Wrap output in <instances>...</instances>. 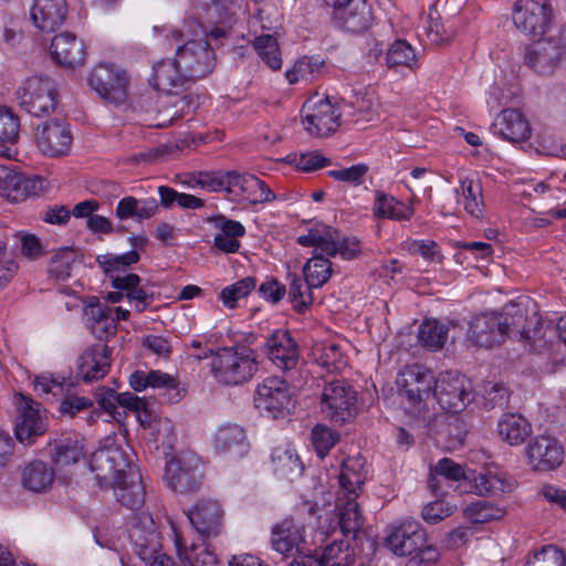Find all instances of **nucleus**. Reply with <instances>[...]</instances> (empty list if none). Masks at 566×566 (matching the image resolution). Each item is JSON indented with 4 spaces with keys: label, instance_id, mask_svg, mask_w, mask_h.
I'll use <instances>...</instances> for the list:
<instances>
[{
    "label": "nucleus",
    "instance_id": "obj_1",
    "mask_svg": "<svg viewBox=\"0 0 566 566\" xmlns=\"http://www.w3.org/2000/svg\"><path fill=\"white\" fill-rule=\"evenodd\" d=\"M526 321L525 311L516 304L506 305L502 313H481L469 324L468 340L474 347L492 348L513 333L530 339Z\"/></svg>",
    "mask_w": 566,
    "mask_h": 566
},
{
    "label": "nucleus",
    "instance_id": "obj_2",
    "mask_svg": "<svg viewBox=\"0 0 566 566\" xmlns=\"http://www.w3.org/2000/svg\"><path fill=\"white\" fill-rule=\"evenodd\" d=\"M209 366L214 381L227 387L249 382L259 369L254 350L244 345L219 348Z\"/></svg>",
    "mask_w": 566,
    "mask_h": 566
},
{
    "label": "nucleus",
    "instance_id": "obj_3",
    "mask_svg": "<svg viewBox=\"0 0 566 566\" xmlns=\"http://www.w3.org/2000/svg\"><path fill=\"white\" fill-rule=\"evenodd\" d=\"M17 95L20 106L35 117L50 115L57 106L56 86L49 76L28 77L19 87Z\"/></svg>",
    "mask_w": 566,
    "mask_h": 566
},
{
    "label": "nucleus",
    "instance_id": "obj_4",
    "mask_svg": "<svg viewBox=\"0 0 566 566\" xmlns=\"http://www.w3.org/2000/svg\"><path fill=\"white\" fill-rule=\"evenodd\" d=\"M321 409L333 423L349 422L357 412V392L344 379H333L323 388Z\"/></svg>",
    "mask_w": 566,
    "mask_h": 566
},
{
    "label": "nucleus",
    "instance_id": "obj_5",
    "mask_svg": "<svg viewBox=\"0 0 566 566\" xmlns=\"http://www.w3.org/2000/svg\"><path fill=\"white\" fill-rule=\"evenodd\" d=\"M254 406L273 418L289 413L294 408V399L287 382L277 376L263 379L255 388Z\"/></svg>",
    "mask_w": 566,
    "mask_h": 566
},
{
    "label": "nucleus",
    "instance_id": "obj_6",
    "mask_svg": "<svg viewBox=\"0 0 566 566\" xmlns=\"http://www.w3.org/2000/svg\"><path fill=\"white\" fill-rule=\"evenodd\" d=\"M128 536L133 552L145 563L160 553V533L147 512H134L128 520Z\"/></svg>",
    "mask_w": 566,
    "mask_h": 566
},
{
    "label": "nucleus",
    "instance_id": "obj_7",
    "mask_svg": "<svg viewBox=\"0 0 566 566\" xmlns=\"http://www.w3.org/2000/svg\"><path fill=\"white\" fill-rule=\"evenodd\" d=\"M512 19L515 28L528 36H542L549 28L553 9L549 0H517Z\"/></svg>",
    "mask_w": 566,
    "mask_h": 566
},
{
    "label": "nucleus",
    "instance_id": "obj_8",
    "mask_svg": "<svg viewBox=\"0 0 566 566\" xmlns=\"http://www.w3.org/2000/svg\"><path fill=\"white\" fill-rule=\"evenodd\" d=\"M471 395L470 380L458 373H443L434 381L433 398L449 412L462 411L471 401Z\"/></svg>",
    "mask_w": 566,
    "mask_h": 566
},
{
    "label": "nucleus",
    "instance_id": "obj_9",
    "mask_svg": "<svg viewBox=\"0 0 566 566\" xmlns=\"http://www.w3.org/2000/svg\"><path fill=\"white\" fill-rule=\"evenodd\" d=\"M176 59L189 81L207 76L214 67V53L206 40L188 41L180 45Z\"/></svg>",
    "mask_w": 566,
    "mask_h": 566
},
{
    "label": "nucleus",
    "instance_id": "obj_10",
    "mask_svg": "<svg viewBox=\"0 0 566 566\" xmlns=\"http://www.w3.org/2000/svg\"><path fill=\"white\" fill-rule=\"evenodd\" d=\"M91 87L105 101L120 105L127 99L126 72L111 64H98L88 78Z\"/></svg>",
    "mask_w": 566,
    "mask_h": 566
},
{
    "label": "nucleus",
    "instance_id": "obj_11",
    "mask_svg": "<svg viewBox=\"0 0 566 566\" xmlns=\"http://www.w3.org/2000/svg\"><path fill=\"white\" fill-rule=\"evenodd\" d=\"M304 129L315 137H326L339 126L340 114L326 98H310L302 107Z\"/></svg>",
    "mask_w": 566,
    "mask_h": 566
},
{
    "label": "nucleus",
    "instance_id": "obj_12",
    "mask_svg": "<svg viewBox=\"0 0 566 566\" xmlns=\"http://www.w3.org/2000/svg\"><path fill=\"white\" fill-rule=\"evenodd\" d=\"M18 418L14 428L15 438L24 446H31L46 429V418L43 416L41 405L20 394L17 397Z\"/></svg>",
    "mask_w": 566,
    "mask_h": 566
},
{
    "label": "nucleus",
    "instance_id": "obj_13",
    "mask_svg": "<svg viewBox=\"0 0 566 566\" xmlns=\"http://www.w3.org/2000/svg\"><path fill=\"white\" fill-rule=\"evenodd\" d=\"M527 464L534 471L547 472L560 467L564 461V447L555 437L539 434L532 438L525 447Z\"/></svg>",
    "mask_w": 566,
    "mask_h": 566
},
{
    "label": "nucleus",
    "instance_id": "obj_14",
    "mask_svg": "<svg viewBox=\"0 0 566 566\" xmlns=\"http://www.w3.org/2000/svg\"><path fill=\"white\" fill-rule=\"evenodd\" d=\"M426 531L416 520H403L389 525L385 545L397 556H412L424 545Z\"/></svg>",
    "mask_w": 566,
    "mask_h": 566
},
{
    "label": "nucleus",
    "instance_id": "obj_15",
    "mask_svg": "<svg viewBox=\"0 0 566 566\" xmlns=\"http://www.w3.org/2000/svg\"><path fill=\"white\" fill-rule=\"evenodd\" d=\"M44 188V180L38 176H27L13 167L0 165V196L12 202L38 196Z\"/></svg>",
    "mask_w": 566,
    "mask_h": 566
},
{
    "label": "nucleus",
    "instance_id": "obj_16",
    "mask_svg": "<svg viewBox=\"0 0 566 566\" xmlns=\"http://www.w3.org/2000/svg\"><path fill=\"white\" fill-rule=\"evenodd\" d=\"M264 353L284 373L295 369L300 360L298 345L287 329H275L270 334L264 343Z\"/></svg>",
    "mask_w": 566,
    "mask_h": 566
},
{
    "label": "nucleus",
    "instance_id": "obj_17",
    "mask_svg": "<svg viewBox=\"0 0 566 566\" xmlns=\"http://www.w3.org/2000/svg\"><path fill=\"white\" fill-rule=\"evenodd\" d=\"M165 479L168 486L179 493H190L200 489L202 473L193 457L172 458L166 464Z\"/></svg>",
    "mask_w": 566,
    "mask_h": 566
},
{
    "label": "nucleus",
    "instance_id": "obj_18",
    "mask_svg": "<svg viewBox=\"0 0 566 566\" xmlns=\"http://www.w3.org/2000/svg\"><path fill=\"white\" fill-rule=\"evenodd\" d=\"M73 136L69 125L60 119L44 122L38 126L35 143L39 150L49 157H61L69 153Z\"/></svg>",
    "mask_w": 566,
    "mask_h": 566
},
{
    "label": "nucleus",
    "instance_id": "obj_19",
    "mask_svg": "<svg viewBox=\"0 0 566 566\" xmlns=\"http://www.w3.org/2000/svg\"><path fill=\"white\" fill-rule=\"evenodd\" d=\"M90 467L92 471H97V479L105 481L125 479L128 470L135 468L129 457L120 448L95 451L92 454Z\"/></svg>",
    "mask_w": 566,
    "mask_h": 566
},
{
    "label": "nucleus",
    "instance_id": "obj_20",
    "mask_svg": "<svg viewBox=\"0 0 566 566\" xmlns=\"http://www.w3.org/2000/svg\"><path fill=\"white\" fill-rule=\"evenodd\" d=\"M228 193L248 201L250 205H259L275 200L274 192L256 176L248 172L230 170Z\"/></svg>",
    "mask_w": 566,
    "mask_h": 566
},
{
    "label": "nucleus",
    "instance_id": "obj_21",
    "mask_svg": "<svg viewBox=\"0 0 566 566\" xmlns=\"http://www.w3.org/2000/svg\"><path fill=\"white\" fill-rule=\"evenodd\" d=\"M85 326L99 340L107 342L117 333L116 318L112 307L99 302L98 297L90 296L83 308Z\"/></svg>",
    "mask_w": 566,
    "mask_h": 566
},
{
    "label": "nucleus",
    "instance_id": "obj_22",
    "mask_svg": "<svg viewBox=\"0 0 566 566\" xmlns=\"http://www.w3.org/2000/svg\"><path fill=\"white\" fill-rule=\"evenodd\" d=\"M563 53L554 39H541L524 48V64L539 74H548L557 65Z\"/></svg>",
    "mask_w": 566,
    "mask_h": 566
},
{
    "label": "nucleus",
    "instance_id": "obj_23",
    "mask_svg": "<svg viewBox=\"0 0 566 566\" xmlns=\"http://www.w3.org/2000/svg\"><path fill=\"white\" fill-rule=\"evenodd\" d=\"M434 376L421 365H412L402 373V392L412 406L433 397Z\"/></svg>",
    "mask_w": 566,
    "mask_h": 566
},
{
    "label": "nucleus",
    "instance_id": "obj_24",
    "mask_svg": "<svg viewBox=\"0 0 566 566\" xmlns=\"http://www.w3.org/2000/svg\"><path fill=\"white\" fill-rule=\"evenodd\" d=\"M111 367V349L105 344L87 347L77 360V377L84 382L103 378Z\"/></svg>",
    "mask_w": 566,
    "mask_h": 566
},
{
    "label": "nucleus",
    "instance_id": "obj_25",
    "mask_svg": "<svg viewBox=\"0 0 566 566\" xmlns=\"http://www.w3.org/2000/svg\"><path fill=\"white\" fill-rule=\"evenodd\" d=\"M193 528L201 537L217 536L222 528L223 512L213 500L199 501L187 514Z\"/></svg>",
    "mask_w": 566,
    "mask_h": 566
},
{
    "label": "nucleus",
    "instance_id": "obj_26",
    "mask_svg": "<svg viewBox=\"0 0 566 566\" xmlns=\"http://www.w3.org/2000/svg\"><path fill=\"white\" fill-rule=\"evenodd\" d=\"M333 20L335 25L344 31L361 33L371 25V7L366 0H353L334 10Z\"/></svg>",
    "mask_w": 566,
    "mask_h": 566
},
{
    "label": "nucleus",
    "instance_id": "obj_27",
    "mask_svg": "<svg viewBox=\"0 0 566 566\" xmlns=\"http://www.w3.org/2000/svg\"><path fill=\"white\" fill-rule=\"evenodd\" d=\"M491 130L494 135L511 143H522L531 136L527 119L515 108L502 111L493 122Z\"/></svg>",
    "mask_w": 566,
    "mask_h": 566
},
{
    "label": "nucleus",
    "instance_id": "obj_28",
    "mask_svg": "<svg viewBox=\"0 0 566 566\" xmlns=\"http://www.w3.org/2000/svg\"><path fill=\"white\" fill-rule=\"evenodd\" d=\"M30 15L33 24L38 29L44 32H53L60 28L66 19V0H34Z\"/></svg>",
    "mask_w": 566,
    "mask_h": 566
},
{
    "label": "nucleus",
    "instance_id": "obj_29",
    "mask_svg": "<svg viewBox=\"0 0 566 566\" xmlns=\"http://www.w3.org/2000/svg\"><path fill=\"white\" fill-rule=\"evenodd\" d=\"M53 59L62 66L75 69L85 61V45L74 33L56 34L51 42Z\"/></svg>",
    "mask_w": 566,
    "mask_h": 566
},
{
    "label": "nucleus",
    "instance_id": "obj_30",
    "mask_svg": "<svg viewBox=\"0 0 566 566\" xmlns=\"http://www.w3.org/2000/svg\"><path fill=\"white\" fill-rule=\"evenodd\" d=\"M213 447L217 453L232 459L242 458L250 449L245 431L238 424L220 427L214 434Z\"/></svg>",
    "mask_w": 566,
    "mask_h": 566
},
{
    "label": "nucleus",
    "instance_id": "obj_31",
    "mask_svg": "<svg viewBox=\"0 0 566 566\" xmlns=\"http://www.w3.org/2000/svg\"><path fill=\"white\" fill-rule=\"evenodd\" d=\"M474 492L480 496H502L511 493L516 481L507 473L496 470H486L471 478Z\"/></svg>",
    "mask_w": 566,
    "mask_h": 566
},
{
    "label": "nucleus",
    "instance_id": "obj_32",
    "mask_svg": "<svg viewBox=\"0 0 566 566\" xmlns=\"http://www.w3.org/2000/svg\"><path fill=\"white\" fill-rule=\"evenodd\" d=\"M129 385L136 391H142L147 387L165 388L170 402H178L182 397L176 378L161 370H150L149 373L136 370L129 377Z\"/></svg>",
    "mask_w": 566,
    "mask_h": 566
},
{
    "label": "nucleus",
    "instance_id": "obj_33",
    "mask_svg": "<svg viewBox=\"0 0 566 566\" xmlns=\"http://www.w3.org/2000/svg\"><path fill=\"white\" fill-rule=\"evenodd\" d=\"M304 543V527L286 517L272 527L271 546L282 555H289Z\"/></svg>",
    "mask_w": 566,
    "mask_h": 566
},
{
    "label": "nucleus",
    "instance_id": "obj_34",
    "mask_svg": "<svg viewBox=\"0 0 566 566\" xmlns=\"http://www.w3.org/2000/svg\"><path fill=\"white\" fill-rule=\"evenodd\" d=\"M174 534L176 551L184 566H218L217 556L205 543L188 545L179 532L174 530Z\"/></svg>",
    "mask_w": 566,
    "mask_h": 566
},
{
    "label": "nucleus",
    "instance_id": "obj_35",
    "mask_svg": "<svg viewBox=\"0 0 566 566\" xmlns=\"http://www.w3.org/2000/svg\"><path fill=\"white\" fill-rule=\"evenodd\" d=\"M50 457L59 470L77 463L84 457V446L77 437H63L49 444Z\"/></svg>",
    "mask_w": 566,
    "mask_h": 566
},
{
    "label": "nucleus",
    "instance_id": "obj_36",
    "mask_svg": "<svg viewBox=\"0 0 566 566\" xmlns=\"http://www.w3.org/2000/svg\"><path fill=\"white\" fill-rule=\"evenodd\" d=\"M531 433V423L520 413H503L497 421V434L510 446H521Z\"/></svg>",
    "mask_w": 566,
    "mask_h": 566
},
{
    "label": "nucleus",
    "instance_id": "obj_37",
    "mask_svg": "<svg viewBox=\"0 0 566 566\" xmlns=\"http://www.w3.org/2000/svg\"><path fill=\"white\" fill-rule=\"evenodd\" d=\"M115 482L117 483L114 489L115 496L122 505L135 511L144 504L145 490L135 468L128 470L125 479L122 478Z\"/></svg>",
    "mask_w": 566,
    "mask_h": 566
},
{
    "label": "nucleus",
    "instance_id": "obj_38",
    "mask_svg": "<svg viewBox=\"0 0 566 566\" xmlns=\"http://www.w3.org/2000/svg\"><path fill=\"white\" fill-rule=\"evenodd\" d=\"M153 71L151 84L158 91L169 93L189 81L177 65V59L161 60L153 66Z\"/></svg>",
    "mask_w": 566,
    "mask_h": 566
},
{
    "label": "nucleus",
    "instance_id": "obj_39",
    "mask_svg": "<svg viewBox=\"0 0 566 566\" xmlns=\"http://www.w3.org/2000/svg\"><path fill=\"white\" fill-rule=\"evenodd\" d=\"M367 472L361 458H347L342 464L339 484L348 497H357L366 481Z\"/></svg>",
    "mask_w": 566,
    "mask_h": 566
},
{
    "label": "nucleus",
    "instance_id": "obj_40",
    "mask_svg": "<svg viewBox=\"0 0 566 566\" xmlns=\"http://www.w3.org/2000/svg\"><path fill=\"white\" fill-rule=\"evenodd\" d=\"M374 213L377 218L380 219L407 221L413 216L415 208L411 203L406 205L396 200L395 197L378 190L376 191Z\"/></svg>",
    "mask_w": 566,
    "mask_h": 566
},
{
    "label": "nucleus",
    "instance_id": "obj_41",
    "mask_svg": "<svg viewBox=\"0 0 566 566\" xmlns=\"http://www.w3.org/2000/svg\"><path fill=\"white\" fill-rule=\"evenodd\" d=\"M286 280L289 283L286 293L293 310L300 314L305 313L314 302L312 290L316 287L311 286L305 277L293 272H287Z\"/></svg>",
    "mask_w": 566,
    "mask_h": 566
},
{
    "label": "nucleus",
    "instance_id": "obj_42",
    "mask_svg": "<svg viewBox=\"0 0 566 566\" xmlns=\"http://www.w3.org/2000/svg\"><path fill=\"white\" fill-rule=\"evenodd\" d=\"M274 473L293 480L303 472V465L295 451L287 446H280L273 449L271 454Z\"/></svg>",
    "mask_w": 566,
    "mask_h": 566
},
{
    "label": "nucleus",
    "instance_id": "obj_43",
    "mask_svg": "<svg viewBox=\"0 0 566 566\" xmlns=\"http://www.w3.org/2000/svg\"><path fill=\"white\" fill-rule=\"evenodd\" d=\"M54 480V471L43 461H32L22 472V484L25 489L40 493L48 490Z\"/></svg>",
    "mask_w": 566,
    "mask_h": 566
},
{
    "label": "nucleus",
    "instance_id": "obj_44",
    "mask_svg": "<svg viewBox=\"0 0 566 566\" xmlns=\"http://www.w3.org/2000/svg\"><path fill=\"white\" fill-rule=\"evenodd\" d=\"M322 566H352L355 562L354 551L343 539L335 538L317 556Z\"/></svg>",
    "mask_w": 566,
    "mask_h": 566
},
{
    "label": "nucleus",
    "instance_id": "obj_45",
    "mask_svg": "<svg viewBox=\"0 0 566 566\" xmlns=\"http://www.w3.org/2000/svg\"><path fill=\"white\" fill-rule=\"evenodd\" d=\"M253 48L259 57L272 71H279L282 67V56L277 40L272 34H262L253 41Z\"/></svg>",
    "mask_w": 566,
    "mask_h": 566
},
{
    "label": "nucleus",
    "instance_id": "obj_46",
    "mask_svg": "<svg viewBox=\"0 0 566 566\" xmlns=\"http://www.w3.org/2000/svg\"><path fill=\"white\" fill-rule=\"evenodd\" d=\"M333 273L332 262L322 254H315L303 266V275L311 286L322 287Z\"/></svg>",
    "mask_w": 566,
    "mask_h": 566
},
{
    "label": "nucleus",
    "instance_id": "obj_47",
    "mask_svg": "<svg viewBox=\"0 0 566 566\" xmlns=\"http://www.w3.org/2000/svg\"><path fill=\"white\" fill-rule=\"evenodd\" d=\"M437 476H442L454 482L471 480V478L467 475L465 468L450 458H442L430 468L429 485L433 491H437Z\"/></svg>",
    "mask_w": 566,
    "mask_h": 566
},
{
    "label": "nucleus",
    "instance_id": "obj_48",
    "mask_svg": "<svg viewBox=\"0 0 566 566\" xmlns=\"http://www.w3.org/2000/svg\"><path fill=\"white\" fill-rule=\"evenodd\" d=\"M448 337V327L436 319L424 321L418 332V339L422 346L438 350L443 347Z\"/></svg>",
    "mask_w": 566,
    "mask_h": 566
},
{
    "label": "nucleus",
    "instance_id": "obj_49",
    "mask_svg": "<svg viewBox=\"0 0 566 566\" xmlns=\"http://www.w3.org/2000/svg\"><path fill=\"white\" fill-rule=\"evenodd\" d=\"M364 518L359 510L356 497H348L346 503L339 509V527L344 536H356L361 528Z\"/></svg>",
    "mask_w": 566,
    "mask_h": 566
},
{
    "label": "nucleus",
    "instance_id": "obj_50",
    "mask_svg": "<svg viewBox=\"0 0 566 566\" xmlns=\"http://www.w3.org/2000/svg\"><path fill=\"white\" fill-rule=\"evenodd\" d=\"M465 517L474 524H484L494 520H500L504 515V510L493 503L479 500L468 504L463 511Z\"/></svg>",
    "mask_w": 566,
    "mask_h": 566
},
{
    "label": "nucleus",
    "instance_id": "obj_51",
    "mask_svg": "<svg viewBox=\"0 0 566 566\" xmlns=\"http://www.w3.org/2000/svg\"><path fill=\"white\" fill-rule=\"evenodd\" d=\"M77 254L72 248H61L54 252L49 264V273L59 281H65L71 276Z\"/></svg>",
    "mask_w": 566,
    "mask_h": 566
},
{
    "label": "nucleus",
    "instance_id": "obj_52",
    "mask_svg": "<svg viewBox=\"0 0 566 566\" xmlns=\"http://www.w3.org/2000/svg\"><path fill=\"white\" fill-rule=\"evenodd\" d=\"M256 287V279L245 276L233 284L226 286L219 294V300L228 308H235L238 301L247 297Z\"/></svg>",
    "mask_w": 566,
    "mask_h": 566
},
{
    "label": "nucleus",
    "instance_id": "obj_53",
    "mask_svg": "<svg viewBox=\"0 0 566 566\" xmlns=\"http://www.w3.org/2000/svg\"><path fill=\"white\" fill-rule=\"evenodd\" d=\"M386 62L389 67L406 66L412 69L417 63L415 50L405 40H397L389 46Z\"/></svg>",
    "mask_w": 566,
    "mask_h": 566
},
{
    "label": "nucleus",
    "instance_id": "obj_54",
    "mask_svg": "<svg viewBox=\"0 0 566 566\" xmlns=\"http://www.w3.org/2000/svg\"><path fill=\"white\" fill-rule=\"evenodd\" d=\"M322 66L323 61L316 57L303 56L295 62L293 69L286 71L285 77L290 84L300 80L312 81L321 73Z\"/></svg>",
    "mask_w": 566,
    "mask_h": 566
},
{
    "label": "nucleus",
    "instance_id": "obj_55",
    "mask_svg": "<svg viewBox=\"0 0 566 566\" xmlns=\"http://www.w3.org/2000/svg\"><path fill=\"white\" fill-rule=\"evenodd\" d=\"M461 190L464 197V210L473 217L482 214V186L470 178L461 180Z\"/></svg>",
    "mask_w": 566,
    "mask_h": 566
},
{
    "label": "nucleus",
    "instance_id": "obj_56",
    "mask_svg": "<svg viewBox=\"0 0 566 566\" xmlns=\"http://www.w3.org/2000/svg\"><path fill=\"white\" fill-rule=\"evenodd\" d=\"M479 395L482 397V403L486 409L506 407L510 398V391L502 382H485L481 386Z\"/></svg>",
    "mask_w": 566,
    "mask_h": 566
},
{
    "label": "nucleus",
    "instance_id": "obj_57",
    "mask_svg": "<svg viewBox=\"0 0 566 566\" xmlns=\"http://www.w3.org/2000/svg\"><path fill=\"white\" fill-rule=\"evenodd\" d=\"M339 433L326 424H316L312 429V443L319 458H324L339 441Z\"/></svg>",
    "mask_w": 566,
    "mask_h": 566
},
{
    "label": "nucleus",
    "instance_id": "obj_58",
    "mask_svg": "<svg viewBox=\"0 0 566 566\" xmlns=\"http://www.w3.org/2000/svg\"><path fill=\"white\" fill-rule=\"evenodd\" d=\"M316 361L329 373L340 371L347 365L344 354L336 344L323 345L317 349Z\"/></svg>",
    "mask_w": 566,
    "mask_h": 566
},
{
    "label": "nucleus",
    "instance_id": "obj_59",
    "mask_svg": "<svg viewBox=\"0 0 566 566\" xmlns=\"http://www.w3.org/2000/svg\"><path fill=\"white\" fill-rule=\"evenodd\" d=\"M19 119L7 107L0 106V146L12 145L19 137Z\"/></svg>",
    "mask_w": 566,
    "mask_h": 566
},
{
    "label": "nucleus",
    "instance_id": "obj_60",
    "mask_svg": "<svg viewBox=\"0 0 566 566\" xmlns=\"http://www.w3.org/2000/svg\"><path fill=\"white\" fill-rule=\"evenodd\" d=\"M72 387L73 384L69 382L67 388L64 391L66 397L59 406L60 413L70 418H73L81 412L88 411L93 407V402L90 398L70 394Z\"/></svg>",
    "mask_w": 566,
    "mask_h": 566
},
{
    "label": "nucleus",
    "instance_id": "obj_61",
    "mask_svg": "<svg viewBox=\"0 0 566 566\" xmlns=\"http://www.w3.org/2000/svg\"><path fill=\"white\" fill-rule=\"evenodd\" d=\"M527 566H566V555L557 546L547 545L528 559Z\"/></svg>",
    "mask_w": 566,
    "mask_h": 566
},
{
    "label": "nucleus",
    "instance_id": "obj_62",
    "mask_svg": "<svg viewBox=\"0 0 566 566\" xmlns=\"http://www.w3.org/2000/svg\"><path fill=\"white\" fill-rule=\"evenodd\" d=\"M369 167L366 164H356L348 168L329 170L327 175L335 180L343 181L352 186H359L364 182Z\"/></svg>",
    "mask_w": 566,
    "mask_h": 566
},
{
    "label": "nucleus",
    "instance_id": "obj_63",
    "mask_svg": "<svg viewBox=\"0 0 566 566\" xmlns=\"http://www.w3.org/2000/svg\"><path fill=\"white\" fill-rule=\"evenodd\" d=\"M102 266L108 274L125 270L127 266L135 264L139 261V254L135 250H130L126 253L114 255L106 254L102 256Z\"/></svg>",
    "mask_w": 566,
    "mask_h": 566
},
{
    "label": "nucleus",
    "instance_id": "obj_64",
    "mask_svg": "<svg viewBox=\"0 0 566 566\" xmlns=\"http://www.w3.org/2000/svg\"><path fill=\"white\" fill-rule=\"evenodd\" d=\"M286 286L273 276H268L259 286V295L271 304H277L286 295Z\"/></svg>",
    "mask_w": 566,
    "mask_h": 566
}]
</instances>
